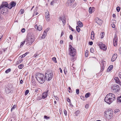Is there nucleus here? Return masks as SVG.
Wrapping results in <instances>:
<instances>
[{"label": "nucleus", "mask_w": 121, "mask_h": 121, "mask_svg": "<svg viewBox=\"0 0 121 121\" xmlns=\"http://www.w3.org/2000/svg\"><path fill=\"white\" fill-rule=\"evenodd\" d=\"M116 98V96L114 94L109 93L106 96L104 100L107 104H110Z\"/></svg>", "instance_id": "obj_1"}, {"label": "nucleus", "mask_w": 121, "mask_h": 121, "mask_svg": "<svg viewBox=\"0 0 121 121\" xmlns=\"http://www.w3.org/2000/svg\"><path fill=\"white\" fill-rule=\"evenodd\" d=\"M37 80L40 83L42 84L45 81V78L43 74L38 73L36 76Z\"/></svg>", "instance_id": "obj_2"}, {"label": "nucleus", "mask_w": 121, "mask_h": 121, "mask_svg": "<svg viewBox=\"0 0 121 121\" xmlns=\"http://www.w3.org/2000/svg\"><path fill=\"white\" fill-rule=\"evenodd\" d=\"M69 54L71 56L74 57L75 56L76 53V50L73 48L71 45L69 46Z\"/></svg>", "instance_id": "obj_3"}, {"label": "nucleus", "mask_w": 121, "mask_h": 121, "mask_svg": "<svg viewBox=\"0 0 121 121\" xmlns=\"http://www.w3.org/2000/svg\"><path fill=\"white\" fill-rule=\"evenodd\" d=\"M45 76L46 79L48 81H50L52 78L53 73L51 71H48L45 73Z\"/></svg>", "instance_id": "obj_4"}, {"label": "nucleus", "mask_w": 121, "mask_h": 121, "mask_svg": "<svg viewBox=\"0 0 121 121\" xmlns=\"http://www.w3.org/2000/svg\"><path fill=\"white\" fill-rule=\"evenodd\" d=\"M30 36V34H27L26 41V44L30 45L33 43L34 41V39Z\"/></svg>", "instance_id": "obj_5"}, {"label": "nucleus", "mask_w": 121, "mask_h": 121, "mask_svg": "<svg viewBox=\"0 0 121 121\" xmlns=\"http://www.w3.org/2000/svg\"><path fill=\"white\" fill-rule=\"evenodd\" d=\"M111 89L113 92L116 93L120 90V87L118 85L115 84L112 85Z\"/></svg>", "instance_id": "obj_6"}, {"label": "nucleus", "mask_w": 121, "mask_h": 121, "mask_svg": "<svg viewBox=\"0 0 121 121\" xmlns=\"http://www.w3.org/2000/svg\"><path fill=\"white\" fill-rule=\"evenodd\" d=\"M112 113L111 112L109 113V111H106L105 112V117L108 120L111 119L112 117Z\"/></svg>", "instance_id": "obj_7"}, {"label": "nucleus", "mask_w": 121, "mask_h": 121, "mask_svg": "<svg viewBox=\"0 0 121 121\" xmlns=\"http://www.w3.org/2000/svg\"><path fill=\"white\" fill-rule=\"evenodd\" d=\"M13 90V88L12 87L8 86L6 88L5 91L6 93L9 94L10 93L12 92Z\"/></svg>", "instance_id": "obj_8"}, {"label": "nucleus", "mask_w": 121, "mask_h": 121, "mask_svg": "<svg viewBox=\"0 0 121 121\" xmlns=\"http://www.w3.org/2000/svg\"><path fill=\"white\" fill-rule=\"evenodd\" d=\"M2 4L0 6V9L2 8L6 7L8 8L9 7V4L7 2H4L2 3Z\"/></svg>", "instance_id": "obj_9"}, {"label": "nucleus", "mask_w": 121, "mask_h": 121, "mask_svg": "<svg viewBox=\"0 0 121 121\" xmlns=\"http://www.w3.org/2000/svg\"><path fill=\"white\" fill-rule=\"evenodd\" d=\"M8 12V9L6 8H2L0 13L1 14L5 15Z\"/></svg>", "instance_id": "obj_10"}, {"label": "nucleus", "mask_w": 121, "mask_h": 121, "mask_svg": "<svg viewBox=\"0 0 121 121\" xmlns=\"http://www.w3.org/2000/svg\"><path fill=\"white\" fill-rule=\"evenodd\" d=\"M117 36L116 34H115L113 41V45L114 46H117Z\"/></svg>", "instance_id": "obj_11"}, {"label": "nucleus", "mask_w": 121, "mask_h": 121, "mask_svg": "<svg viewBox=\"0 0 121 121\" xmlns=\"http://www.w3.org/2000/svg\"><path fill=\"white\" fill-rule=\"evenodd\" d=\"M45 17L47 21L49 22L50 21V16L48 11H47L45 13Z\"/></svg>", "instance_id": "obj_12"}, {"label": "nucleus", "mask_w": 121, "mask_h": 121, "mask_svg": "<svg viewBox=\"0 0 121 121\" xmlns=\"http://www.w3.org/2000/svg\"><path fill=\"white\" fill-rule=\"evenodd\" d=\"M95 22L98 24L101 25L103 22L102 20L98 18H96L95 19Z\"/></svg>", "instance_id": "obj_13"}, {"label": "nucleus", "mask_w": 121, "mask_h": 121, "mask_svg": "<svg viewBox=\"0 0 121 121\" xmlns=\"http://www.w3.org/2000/svg\"><path fill=\"white\" fill-rule=\"evenodd\" d=\"M60 20H61L62 22L63 25H65L66 22V19L65 17V16H63L62 17H59Z\"/></svg>", "instance_id": "obj_14"}, {"label": "nucleus", "mask_w": 121, "mask_h": 121, "mask_svg": "<svg viewBox=\"0 0 121 121\" xmlns=\"http://www.w3.org/2000/svg\"><path fill=\"white\" fill-rule=\"evenodd\" d=\"M99 46L100 49H103L104 51L106 50V48L105 47V45L103 44L101 42H100L99 43Z\"/></svg>", "instance_id": "obj_15"}, {"label": "nucleus", "mask_w": 121, "mask_h": 121, "mask_svg": "<svg viewBox=\"0 0 121 121\" xmlns=\"http://www.w3.org/2000/svg\"><path fill=\"white\" fill-rule=\"evenodd\" d=\"M16 5V3L14 1L12 2L11 3L9 4V7L8 8L10 9H11L13 7H14Z\"/></svg>", "instance_id": "obj_16"}, {"label": "nucleus", "mask_w": 121, "mask_h": 121, "mask_svg": "<svg viewBox=\"0 0 121 121\" xmlns=\"http://www.w3.org/2000/svg\"><path fill=\"white\" fill-rule=\"evenodd\" d=\"M48 91L49 90H48L46 91L43 93L42 94V99H44L47 97L48 95Z\"/></svg>", "instance_id": "obj_17"}, {"label": "nucleus", "mask_w": 121, "mask_h": 121, "mask_svg": "<svg viewBox=\"0 0 121 121\" xmlns=\"http://www.w3.org/2000/svg\"><path fill=\"white\" fill-rule=\"evenodd\" d=\"M35 28L36 29L39 31H41L42 29V27L41 26L39 25L38 26L37 25H35Z\"/></svg>", "instance_id": "obj_18"}, {"label": "nucleus", "mask_w": 121, "mask_h": 121, "mask_svg": "<svg viewBox=\"0 0 121 121\" xmlns=\"http://www.w3.org/2000/svg\"><path fill=\"white\" fill-rule=\"evenodd\" d=\"M114 79L115 80L116 83L119 84L121 86V82L119 80L118 78L117 77H115Z\"/></svg>", "instance_id": "obj_19"}, {"label": "nucleus", "mask_w": 121, "mask_h": 121, "mask_svg": "<svg viewBox=\"0 0 121 121\" xmlns=\"http://www.w3.org/2000/svg\"><path fill=\"white\" fill-rule=\"evenodd\" d=\"M117 57V55L116 54H114L113 55L111 59V61H114L116 59Z\"/></svg>", "instance_id": "obj_20"}, {"label": "nucleus", "mask_w": 121, "mask_h": 121, "mask_svg": "<svg viewBox=\"0 0 121 121\" xmlns=\"http://www.w3.org/2000/svg\"><path fill=\"white\" fill-rule=\"evenodd\" d=\"M77 24L78 25V26L80 27H82L83 26V24L82 22L80 21L77 22Z\"/></svg>", "instance_id": "obj_21"}, {"label": "nucleus", "mask_w": 121, "mask_h": 121, "mask_svg": "<svg viewBox=\"0 0 121 121\" xmlns=\"http://www.w3.org/2000/svg\"><path fill=\"white\" fill-rule=\"evenodd\" d=\"M40 53V52L39 51H38L36 52V53L33 56L35 58L37 57V56H39Z\"/></svg>", "instance_id": "obj_22"}, {"label": "nucleus", "mask_w": 121, "mask_h": 121, "mask_svg": "<svg viewBox=\"0 0 121 121\" xmlns=\"http://www.w3.org/2000/svg\"><path fill=\"white\" fill-rule=\"evenodd\" d=\"M113 68V66L112 65H111L108 68L107 71L108 72H110L111 70Z\"/></svg>", "instance_id": "obj_23"}, {"label": "nucleus", "mask_w": 121, "mask_h": 121, "mask_svg": "<svg viewBox=\"0 0 121 121\" xmlns=\"http://www.w3.org/2000/svg\"><path fill=\"white\" fill-rule=\"evenodd\" d=\"M47 34V33L46 32V31H44L43 34L41 36V38L42 39H43L45 38L46 35Z\"/></svg>", "instance_id": "obj_24"}, {"label": "nucleus", "mask_w": 121, "mask_h": 121, "mask_svg": "<svg viewBox=\"0 0 121 121\" xmlns=\"http://www.w3.org/2000/svg\"><path fill=\"white\" fill-rule=\"evenodd\" d=\"M91 38L92 39H94V34L93 31H92L91 32Z\"/></svg>", "instance_id": "obj_25"}, {"label": "nucleus", "mask_w": 121, "mask_h": 121, "mask_svg": "<svg viewBox=\"0 0 121 121\" xmlns=\"http://www.w3.org/2000/svg\"><path fill=\"white\" fill-rule=\"evenodd\" d=\"M28 53H29V52H26L25 54H23V55H22L21 56H21H20L19 57V59H20L19 58H21H21H22L26 56V55H27V54H28Z\"/></svg>", "instance_id": "obj_26"}, {"label": "nucleus", "mask_w": 121, "mask_h": 121, "mask_svg": "<svg viewBox=\"0 0 121 121\" xmlns=\"http://www.w3.org/2000/svg\"><path fill=\"white\" fill-rule=\"evenodd\" d=\"M75 0H68V3L69 4H71V3H73Z\"/></svg>", "instance_id": "obj_27"}, {"label": "nucleus", "mask_w": 121, "mask_h": 121, "mask_svg": "<svg viewBox=\"0 0 121 121\" xmlns=\"http://www.w3.org/2000/svg\"><path fill=\"white\" fill-rule=\"evenodd\" d=\"M37 7L36 8L34 11V13L33 14V16H34L35 15H37V14L38 13H37L36 14H35V13H36V12L37 11Z\"/></svg>", "instance_id": "obj_28"}, {"label": "nucleus", "mask_w": 121, "mask_h": 121, "mask_svg": "<svg viewBox=\"0 0 121 121\" xmlns=\"http://www.w3.org/2000/svg\"><path fill=\"white\" fill-rule=\"evenodd\" d=\"M42 99V96L41 95H40L39 96H38L37 98V100H40Z\"/></svg>", "instance_id": "obj_29"}, {"label": "nucleus", "mask_w": 121, "mask_h": 121, "mask_svg": "<svg viewBox=\"0 0 121 121\" xmlns=\"http://www.w3.org/2000/svg\"><path fill=\"white\" fill-rule=\"evenodd\" d=\"M79 27L78 26H76V30L77 31L79 32H80V29Z\"/></svg>", "instance_id": "obj_30"}, {"label": "nucleus", "mask_w": 121, "mask_h": 121, "mask_svg": "<svg viewBox=\"0 0 121 121\" xmlns=\"http://www.w3.org/2000/svg\"><path fill=\"white\" fill-rule=\"evenodd\" d=\"M26 41V40H24L23 42H21V43L20 46V47H22L25 43Z\"/></svg>", "instance_id": "obj_31"}, {"label": "nucleus", "mask_w": 121, "mask_h": 121, "mask_svg": "<svg viewBox=\"0 0 121 121\" xmlns=\"http://www.w3.org/2000/svg\"><path fill=\"white\" fill-rule=\"evenodd\" d=\"M90 95V93H86L85 95V97L86 98H88L89 97Z\"/></svg>", "instance_id": "obj_32"}, {"label": "nucleus", "mask_w": 121, "mask_h": 121, "mask_svg": "<svg viewBox=\"0 0 121 121\" xmlns=\"http://www.w3.org/2000/svg\"><path fill=\"white\" fill-rule=\"evenodd\" d=\"M23 66L24 65L23 64H21L19 65L18 66V68L20 69H22Z\"/></svg>", "instance_id": "obj_33"}, {"label": "nucleus", "mask_w": 121, "mask_h": 121, "mask_svg": "<svg viewBox=\"0 0 121 121\" xmlns=\"http://www.w3.org/2000/svg\"><path fill=\"white\" fill-rule=\"evenodd\" d=\"M88 50H86L85 53V56L86 57H87L88 56Z\"/></svg>", "instance_id": "obj_34"}, {"label": "nucleus", "mask_w": 121, "mask_h": 121, "mask_svg": "<svg viewBox=\"0 0 121 121\" xmlns=\"http://www.w3.org/2000/svg\"><path fill=\"white\" fill-rule=\"evenodd\" d=\"M11 71V69L10 68H9L7 69L5 71V73H8L10 72Z\"/></svg>", "instance_id": "obj_35"}, {"label": "nucleus", "mask_w": 121, "mask_h": 121, "mask_svg": "<svg viewBox=\"0 0 121 121\" xmlns=\"http://www.w3.org/2000/svg\"><path fill=\"white\" fill-rule=\"evenodd\" d=\"M16 107V105H13L12 108H11V112H12V111Z\"/></svg>", "instance_id": "obj_36"}, {"label": "nucleus", "mask_w": 121, "mask_h": 121, "mask_svg": "<svg viewBox=\"0 0 121 121\" xmlns=\"http://www.w3.org/2000/svg\"><path fill=\"white\" fill-rule=\"evenodd\" d=\"M121 8L119 7H117L116 8V10L117 12H119L120 11Z\"/></svg>", "instance_id": "obj_37"}, {"label": "nucleus", "mask_w": 121, "mask_h": 121, "mask_svg": "<svg viewBox=\"0 0 121 121\" xmlns=\"http://www.w3.org/2000/svg\"><path fill=\"white\" fill-rule=\"evenodd\" d=\"M117 100L118 101L120 102H121V96L117 98Z\"/></svg>", "instance_id": "obj_38"}, {"label": "nucleus", "mask_w": 121, "mask_h": 121, "mask_svg": "<svg viewBox=\"0 0 121 121\" xmlns=\"http://www.w3.org/2000/svg\"><path fill=\"white\" fill-rule=\"evenodd\" d=\"M22 59L19 60V59L18 61H17V63L18 64L20 63L21 62H22Z\"/></svg>", "instance_id": "obj_39"}, {"label": "nucleus", "mask_w": 121, "mask_h": 121, "mask_svg": "<svg viewBox=\"0 0 121 121\" xmlns=\"http://www.w3.org/2000/svg\"><path fill=\"white\" fill-rule=\"evenodd\" d=\"M52 60L55 62L56 63L57 61L56 60V58L55 57H53L52 58Z\"/></svg>", "instance_id": "obj_40"}, {"label": "nucleus", "mask_w": 121, "mask_h": 121, "mask_svg": "<svg viewBox=\"0 0 121 121\" xmlns=\"http://www.w3.org/2000/svg\"><path fill=\"white\" fill-rule=\"evenodd\" d=\"M89 13H92V11L91 8V7H90L89 8Z\"/></svg>", "instance_id": "obj_41"}, {"label": "nucleus", "mask_w": 121, "mask_h": 121, "mask_svg": "<svg viewBox=\"0 0 121 121\" xmlns=\"http://www.w3.org/2000/svg\"><path fill=\"white\" fill-rule=\"evenodd\" d=\"M69 29L71 30L72 31H73L74 32V31H76L75 30H74L73 29L72 27H71L70 26H69Z\"/></svg>", "instance_id": "obj_42"}, {"label": "nucleus", "mask_w": 121, "mask_h": 121, "mask_svg": "<svg viewBox=\"0 0 121 121\" xmlns=\"http://www.w3.org/2000/svg\"><path fill=\"white\" fill-rule=\"evenodd\" d=\"M20 12L21 13V14H23L24 12V9H22L20 10Z\"/></svg>", "instance_id": "obj_43"}, {"label": "nucleus", "mask_w": 121, "mask_h": 121, "mask_svg": "<svg viewBox=\"0 0 121 121\" xmlns=\"http://www.w3.org/2000/svg\"><path fill=\"white\" fill-rule=\"evenodd\" d=\"M29 90H27L26 91L25 93V95H27V94L29 93Z\"/></svg>", "instance_id": "obj_44"}, {"label": "nucleus", "mask_w": 121, "mask_h": 121, "mask_svg": "<svg viewBox=\"0 0 121 121\" xmlns=\"http://www.w3.org/2000/svg\"><path fill=\"white\" fill-rule=\"evenodd\" d=\"M102 68H101V70H102H102H103L104 68V64H102Z\"/></svg>", "instance_id": "obj_45"}, {"label": "nucleus", "mask_w": 121, "mask_h": 121, "mask_svg": "<svg viewBox=\"0 0 121 121\" xmlns=\"http://www.w3.org/2000/svg\"><path fill=\"white\" fill-rule=\"evenodd\" d=\"M94 49L92 48H91L90 49V52L91 53H93L94 52Z\"/></svg>", "instance_id": "obj_46"}, {"label": "nucleus", "mask_w": 121, "mask_h": 121, "mask_svg": "<svg viewBox=\"0 0 121 121\" xmlns=\"http://www.w3.org/2000/svg\"><path fill=\"white\" fill-rule=\"evenodd\" d=\"M79 111H77L76 112L75 114H76L75 115L76 116H77L78 115V114L79 113Z\"/></svg>", "instance_id": "obj_47"}, {"label": "nucleus", "mask_w": 121, "mask_h": 121, "mask_svg": "<svg viewBox=\"0 0 121 121\" xmlns=\"http://www.w3.org/2000/svg\"><path fill=\"white\" fill-rule=\"evenodd\" d=\"M79 90L78 89H77L76 90V92L77 94H78L79 93Z\"/></svg>", "instance_id": "obj_48"}, {"label": "nucleus", "mask_w": 121, "mask_h": 121, "mask_svg": "<svg viewBox=\"0 0 121 121\" xmlns=\"http://www.w3.org/2000/svg\"><path fill=\"white\" fill-rule=\"evenodd\" d=\"M67 100L68 102H69L70 104H71V102L69 98H68L67 99Z\"/></svg>", "instance_id": "obj_49"}, {"label": "nucleus", "mask_w": 121, "mask_h": 121, "mask_svg": "<svg viewBox=\"0 0 121 121\" xmlns=\"http://www.w3.org/2000/svg\"><path fill=\"white\" fill-rule=\"evenodd\" d=\"M64 113L65 115V116H66L67 115V113L66 111L65 110H64Z\"/></svg>", "instance_id": "obj_50"}, {"label": "nucleus", "mask_w": 121, "mask_h": 121, "mask_svg": "<svg viewBox=\"0 0 121 121\" xmlns=\"http://www.w3.org/2000/svg\"><path fill=\"white\" fill-rule=\"evenodd\" d=\"M44 118L47 119H49V117H47L46 116H44Z\"/></svg>", "instance_id": "obj_51"}, {"label": "nucleus", "mask_w": 121, "mask_h": 121, "mask_svg": "<svg viewBox=\"0 0 121 121\" xmlns=\"http://www.w3.org/2000/svg\"><path fill=\"white\" fill-rule=\"evenodd\" d=\"M25 29L23 28L21 30V31L23 33L25 31Z\"/></svg>", "instance_id": "obj_52"}, {"label": "nucleus", "mask_w": 121, "mask_h": 121, "mask_svg": "<svg viewBox=\"0 0 121 121\" xmlns=\"http://www.w3.org/2000/svg\"><path fill=\"white\" fill-rule=\"evenodd\" d=\"M111 26L113 28H114L115 27V25L114 24H111Z\"/></svg>", "instance_id": "obj_53"}, {"label": "nucleus", "mask_w": 121, "mask_h": 121, "mask_svg": "<svg viewBox=\"0 0 121 121\" xmlns=\"http://www.w3.org/2000/svg\"><path fill=\"white\" fill-rule=\"evenodd\" d=\"M69 38L71 40H72L73 39V36L72 35H70L69 36Z\"/></svg>", "instance_id": "obj_54"}, {"label": "nucleus", "mask_w": 121, "mask_h": 121, "mask_svg": "<svg viewBox=\"0 0 121 121\" xmlns=\"http://www.w3.org/2000/svg\"><path fill=\"white\" fill-rule=\"evenodd\" d=\"M85 107L86 108H88L89 107V105L87 104H86L85 106Z\"/></svg>", "instance_id": "obj_55"}, {"label": "nucleus", "mask_w": 121, "mask_h": 121, "mask_svg": "<svg viewBox=\"0 0 121 121\" xmlns=\"http://www.w3.org/2000/svg\"><path fill=\"white\" fill-rule=\"evenodd\" d=\"M93 44V42L92 41L89 42V44L91 45H92Z\"/></svg>", "instance_id": "obj_56"}, {"label": "nucleus", "mask_w": 121, "mask_h": 121, "mask_svg": "<svg viewBox=\"0 0 121 121\" xmlns=\"http://www.w3.org/2000/svg\"><path fill=\"white\" fill-rule=\"evenodd\" d=\"M119 77L121 78V72H120L119 73Z\"/></svg>", "instance_id": "obj_57"}, {"label": "nucleus", "mask_w": 121, "mask_h": 121, "mask_svg": "<svg viewBox=\"0 0 121 121\" xmlns=\"http://www.w3.org/2000/svg\"><path fill=\"white\" fill-rule=\"evenodd\" d=\"M23 82V81L22 80H21L20 81V83L21 84H22Z\"/></svg>", "instance_id": "obj_58"}, {"label": "nucleus", "mask_w": 121, "mask_h": 121, "mask_svg": "<svg viewBox=\"0 0 121 121\" xmlns=\"http://www.w3.org/2000/svg\"><path fill=\"white\" fill-rule=\"evenodd\" d=\"M64 34V32L63 31H62L61 34V37Z\"/></svg>", "instance_id": "obj_59"}, {"label": "nucleus", "mask_w": 121, "mask_h": 121, "mask_svg": "<svg viewBox=\"0 0 121 121\" xmlns=\"http://www.w3.org/2000/svg\"><path fill=\"white\" fill-rule=\"evenodd\" d=\"M112 17L114 18L116 17V16L115 14H113L112 15Z\"/></svg>", "instance_id": "obj_60"}, {"label": "nucleus", "mask_w": 121, "mask_h": 121, "mask_svg": "<svg viewBox=\"0 0 121 121\" xmlns=\"http://www.w3.org/2000/svg\"><path fill=\"white\" fill-rule=\"evenodd\" d=\"M53 2H54L53 1H52L50 3V4L52 5H53Z\"/></svg>", "instance_id": "obj_61"}, {"label": "nucleus", "mask_w": 121, "mask_h": 121, "mask_svg": "<svg viewBox=\"0 0 121 121\" xmlns=\"http://www.w3.org/2000/svg\"><path fill=\"white\" fill-rule=\"evenodd\" d=\"M38 91V90L37 89H35V92H37Z\"/></svg>", "instance_id": "obj_62"}, {"label": "nucleus", "mask_w": 121, "mask_h": 121, "mask_svg": "<svg viewBox=\"0 0 121 121\" xmlns=\"http://www.w3.org/2000/svg\"><path fill=\"white\" fill-rule=\"evenodd\" d=\"M59 69L60 70V73H62V72L61 69L60 68Z\"/></svg>", "instance_id": "obj_63"}, {"label": "nucleus", "mask_w": 121, "mask_h": 121, "mask_svg": "<svg viewBox=\"0 0 121 121\" xmlns=\"http://www.w3.org/2000/svg\"><path fill=\"white\" fill-rule=\"evenodd\" d=\"M63 43V41L62 40H61L60 41V43L61 44H62Z\"/></svg>", "instance_id": "obj_64"}]
</instances>
